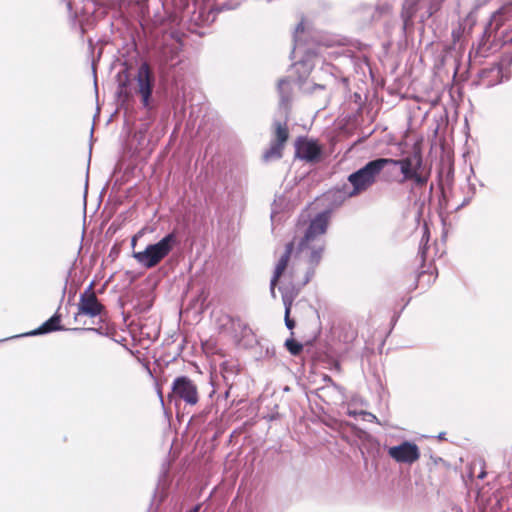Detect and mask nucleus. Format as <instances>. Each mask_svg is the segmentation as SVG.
I'll return each mask as SVG.
<instances>
[{
	"label": "nucleus",
	"mask_w": 512,
	"mask_h": 512,
	"mask_svg": "<svg viewBox=\"0 0 512 512\" xmlns=\"http://www.w3.org/2000/svg\"><path fill=\"white\" fill-rule=\"evenodd\" d=\"M328 212H320L311 219L303 237L297 243V250L303 254L309 268L301 286L306 285L314 276L315 268L321 262L326 247L324 235L328 228Z\"/></svg>",
	"instance_id": "1"
},
{
	"label": "nucleus",
	"mask_w": 512,
	"mask_h": 512,
	"mask_svg": "<svg viewBox=\"0 0 512 512\" xmlns=\"http://www.w3.org/2000/svg\"><path fill=\"white\" fill-rule=\"evenodd\" d=\"M117 97L122 103H128L133 96L139 95L142 107L146 110L153 108V90L155 86V75L147 62H142L137 69L135 76L136 85L132 86L129 75L119 73Z\"/></svg>",
	"instance_id": "2"
},
{
	"label": "nucleus",
	"mask_w": 512,
	"mask_h": 512,
	"mask_svg": "<svg viewBox=\"0 0 512 512\" xmlns=\"http://www.w3.org/2000/svg\"><path fill=\"white\" fill-rule=\"evenodd\" d=\"M384 168L385 162L383 157L368 161L363 167L348 175L347 180L351 188L344 184L342 189L335 191V201L342 203L348 198H353L366 192L377 182Z\"/></svg>",
	"instance_id": "3"
},
{
	"label": "nucleus",
	"mask_w": 512,
	"mask_h": 512,
	"mask_svg": "<svg viewBox=\"0 0 512 512\" xmlns=\"http://www.w3.org/2000/svg\"><path fill=\"white\" fill-rule=\"evenodd\" d=\"M385 167L388 165L398 166L402 174L399 181L403 184L407 181H413L416 187H423L427 184L430 173L424 172L423 157L421 151L414 150L412 154L401 159L384 158Z\"/></svg>",
	"instance_id": "4"
},
{
	"label": "nucleus",
	"mask_w": 512,
	"mask_h": 512,
	"mask_svg": "<svg viewBox=\"0 0 512 512\" xmlns=\"http://www.w3.org/2000/svg\"><path fill=\"white\" fill-rule=\"evenodd\" d=\"M177 243V235L171 232L157 243L147 245L145 250L134 252L133 257L142 267L150 269L167 257Z\"/></svg>",
	"instance_id": "5"
},
{
	"label": "nucleus",
	"mask_w": 512,
	"mask_h": 512,
	"mask_svg": "<svg viewBox=\"0 0 512 512\" xmlns=\"http://www.w3.org/2000/svg\"><path fill=\"white\" fill-rule=\"evenodd\" d=\"M277 91L279 94V110L284 115L285 120L283 122L275 121V139L273 141L284 145L289 137L286 120L292 99L291 79L289 77L279 79Z\"/></svg>",
	"instance_id": "6"
},
{
	"label": "nucleus",
	"mask_w": 512,
	"mask_h": 512,
	"mask_svg": "<svg viewBox=\"0 0 512 512\" xmlns=\"http://www.w3.org/2000/svg\"><path fill=\"white\" fill-rule=\"evenodd\" d=\"M437 9V4L432 0H405L401 12L403 30L413 26V18L416 16L421 23H425Z\"/></svg>",
	"instance_id": "7"
},
{
	"label": "nucleus",
	"mask_w": 512,
	"mask_h": 512,
	"mask_svg": "<svg viewBox=\"0 0 512 512\" xmlns=\"http://www.w3.org/2000/svg\"><path fill=\"white\" fill-rule=\"evenodd\" d=\"M510 16H512V4L502 6L493 13L490 21L486 24L477 45H473V49H476L477 55L482 57L487 55L491 49L489 41L492 33L496 32Z\"/></svg>",
	"instance_id": "8"
},
{
	"label": "nucleus",
	"mask_w": 512,
	"mask_h": 512,
	"mask_svg": "<svg viewBox=\"0 0 512 512\" xmlns=\"http://www.w3.org/2000/svg\"><path fill=\"white\" fill-rule=\"evenodd\" d=\"M512 64V52H506L502 55L499 63H493L489 67L483 68L478 73V85L484 88L494 87L509 79V74L504 73L503 66H510Z\"/></svg>",
	"instance_id": "9"
},
{
	"label": "nucleus",
	"mask_w": 512,
	"mask_h": 512,
	"mask_svg": "<svg viewBox=\"0 0 512 512\" xmlns=\"http://www.w3.org/2000/svg\"><path fill=\"white\" fill-rule=\"evenodd\" d=\"M94 283L91 282L86 290L80 295L78 303V312L74 315L77 322L80 315L89 316L91 318L99 316L104 311V306L99 302L93 291Z\"/></svg>",
	"instance_id": "10"
},
{
	"label": "nucleus",
	"mask_w": 512,
	"mask_h": 512,
	"mask_svg": "<svg viewBox=\"0 0 512 512\" xmlns=\"http://www.w3.org/2000/svg\"><path fill=\"white\" fill-rule=\"evenodd\" d=\"M172 393L187 405H196L199 400L197 387L187 376H179L174 379Z\"/></svg>",
	"instance_id": "11"
},
{
	"label": "nucleus",
	"mask_w": 512,
	"mask_h": 512,
	"mask_svg": "<svg viewBox=\"0 0 512 512\" xmlns=\"http://www.w3.org/2000/svg\"><path fill=\"white\" fill-rule=\"evenodd\" d=\"M67 330L65 327L61 325V315L56 312L54 315H52L48 320H46L44 323H42L38 328L24 333L21 336H36V335H44L55 331H63ZM71 332H95L98 334H103L101 332V328H70L68 329Z\"/></svg>",
	"instance_id": "12"
},
{
	"label": "nucleus",
	"mask_w": 512,
	"mask_h": 512,
	"mask_svg": "<svg viewBox=\"0 0 512 512\" xmlns=\"http://www.w3.org/2000/svg\"><path fill=\"white\" fill-rule=\"evenodd\" d=\"M388 455L398 463L412 464L420 458L418 446L410 441L389 447Z\"/></svg>",
	"instance_id": "13"
},
{
	"label": "nucleus",
	"mask_w": 512,
	"mask_h": 512,
	"mask_svg": "<svg viewBox=\"0 0 512 512\" xmlns=\"http://www.w3.org/2000/svg\"><path fill=\"white\" fill-rule=\"evenodd\" d=\"M322 154L321 146L317 141L306 137H298L295 142V156L306 162H317Z\"/></svg>",
	"instance_id": "14"
},
{
	"label": "nucleus",
	"mask_w": 512,
	"mask_h": 512,
	"mask_svg": "<svg viewBox=\"0 0 512 512\" xmlns=\"http://www.w3.org/2000/svg\"><path fill=\"white\" fill-rule=\"evenodd\" d=\"M240 5L239 0H228L225 2H222L216 6H212L209 8V11L206 13L205 9L200 8L198 12L194 11L192 20L196 24H208L209 22H213L215 15L214 13H219L221 11L225 10H233L236 9Z\"/></svg>",
	"instance_id": "15"
},
{
	"label": "nucleus",
	"mask_w": 512,
	"mask_h": 512,
	"mask_svg": "<svg viewBox=\"0 0 512 512\" xmlns=\"http://www.w3.org/2000/svg\"><path fill=\"white\" fill-rule=\"evenodd\" d=\"M294 246H295V243L292 241V242H289L285 245V251L284 253L282 254V256L279 258L277 264H276V267L274 269V273H273V282H278L279 278L281 277V275L283 274V272L285 271L287 265H288V261H289V258L293 252V249H294Z\"/></svg>",
	"instance_id": "16"
},
{
	"label": "nucleus",
	"mask_w": 512,
	"mask_h": 512,
	"mask_svg": "<svg viewBox=\"0 0 512 512\" xmlns=\"http://www.w3.org/2000/svg\"><path fill=\"white\" fill-rule=\"evenodd\" d=\"M283 148H284V145L272 141L269 149H267L263 154L264 160L270 161V160L280 159L282 157Z\"/></svg>",
	"instance_id": "17"
},
{
	"label": "nucleus",
	"mask_w": 512,
	"mask_h": 512,
	"mask_svg": "<svg viewBox=\"0 0 512 512\" xmlns=\"http://www.w3.org/2000/svg\"><path fill=\"white\" fill-rule=\"evenodd\" d=\"M232 327L235 332H239L243 338L248 337L252 334V330L249 325L244 322L241 318L236 317L231 320Z\"/></svg>",
	"instance_id": "18"
},
{
	"label": "nucleus",
	"mask_w": 512,
	"mask_h": 512,
	"mask_svg": "<svg viewBox=\"0 0 512 512\" xmlns=\"http://www.w3.org/2000/svg\"><path fill=\"white\" fill-rule=\"evenodd\" d=\"M279 291L281 292L282 299L295 300L300 288H296L294 285L280 286Z\"/></svg>",
	"instance_id": "19"
},
{
	"label": "nucleus",
	"mask_w": 512,
	"mask_h": 512,
	"mask_svg": "<svg viewBox=\"0 0 512 512\" xmlns=\"http://www.w3.org/2000/svg\"><path fill=\"white\" fill-rule=\"evenodd\" d=\"M286 349L292 354L293 356L299 355L303 350V345L296 341L294 338H288L286 339L284 343Z\"/></svg>",
	"instance_id": "20"
},
{
	"label": "nucleus",
	"mask_w": 512,
	"mask_h": 512,
	"mask_svg": "<svg viewBox=\"0 0 512 512\" xmlns=\"http://www.w3.org/2000/svg\"><path fill=\"white\" fill-rule=\"evenodd\" d=\"M303 30H304L303 22L298 23V25L295 28V33H294V36H293V41H294V50H293V52H295V50L300 49L298 33L299 32H303Z\"/></svg>",
	"instance_id": "21"
},
{
	"label": "nucleus",
	"mask_w": 512,
	"mask_h": 512,
	"mask_svg": "<svg viewBox=\"0 0 512 512\" xmlns=\"http://www.w3.org/2000/svg\"><path fill=\"white\" fill-rule=\"evenodd\" d=\"M469 186H470V190H471V195L464 198L462 203L457 206V208H456L457 210L462 208V207H464L465 205H467L471 201L472 197L474 196L475 190H476L475 185L474 184H470Z\"/></svg>",
	"instance_id": "22"
},
{
	"label": "nucleus",
	"mask_w": 512,
	"mask_h": 512,
	"mask_svg": "<svg viewBox=\"0 0 512 512\" xmlns=\"http://www.w3.org/2000/svg\"><path fill=\"white\" fill-rule=\"evenodd\" d=\"M294 67L297 69V71H299L300 68H303L306 74H308L311 70V66L309 65L307 60L295 63Z\"/></svg>",
	"instance_id": "23"
},
{
	"label": "nucleus",
	"mask_w": 512,
	"mask_h": 512,
	"mask_svg": "<svg viewBox=\"0 0 512 512\" xmlns=\"http://www.w3.org/2000/svg\"><path fill=\"white\" fill-rule=\"evenodd\" d=\"M427 250H428V244L423 243V241H420L418 254H419L422 262H425V260H426Z\"/></svg>",
	"instance_id": "24"
},
{
	"label": "nucleus",
	"mask_w": 512,
	"mask_h": 512,
	"mask_svg": "<svg viewBox=\"0 0 512 512\" xmlns=\"http://www.w3.org/2000/svg\"><path fill=\"white\" fill-rule=\"evenodd\" d=\"M284 322L289 330H292L296 325L295 321L290 317V313H284Z\"/></svg>",
	"instance_id": "25"
},
{
	"label": "nucleus",
	"mask_w": 512,
	"mask_h": 512,
	"mask_svg": "<svg viewBox=\"0 0 512 512\" xmlns=\"http://www.w3.org/2000/svg\"><path fill=\"white\" fill-rule=\"evenodd\" d=\"M324 381L329 382V383L331 384V386H332L335 390H337L341 395H343V388H342L341 386L337 385V384L332 380V378H331L330 376L325 375V376H324Z\"/></svg>",
	"instance_id": "26"
},
{
	"label": "nucleus",
	"mask_w": 512,
	"mask_h": 512,
	"mask_svg": "<svg viewBox=\"0 0 512 512\" xmlns=\"http://www.w3.org/2000/svg\"><path fill=\"white\" fill-rule=\"evenodd\" d=\"M451 35H452L453 42L454 43L458 42L462 35L461 26H459L457 29H453Z\"/></svg>",
	"instance_id": "27"
},
{
	"label": "nucleus",
	"mask_w": 512,
	"mask_h": 512,
	"mask_svg": "<svg viewBox=\"0 0 512 512\" xmlns=\"http://www.w3.org/2000/svg\"><path fill=\"white\" fill-rule=\"evenodd\" d=\"M282 302L284 305V313H291V308L294 301L289 299H282Z\"/></svg>",
	"instance_id": "28"
},
{
	"label": "nucleus",
	"mask_w": 512,
	"mask_h": 512,
	"mask_svg": "<svg viewBox=\"0 0 512 512\" xmlns=\"http://www.w3.org/2000/svg\"><path fill=\"white\" fill-rule=\"evenodd\" d=\"M429 238H430V233H429L427 226L425 225L424 229H423V235H422L421 241H423V243L428 244Z\"/></svg>",
	"instance_id": "29"
},
{
	"label": "nucleus",
	"mask_w": 512,
	"mask_h": 512,
	"mask_svg": "<svg viewBox=\"0 0 512 512\" xmlns=\"http://www.w3.org/2000/svg\"><path fill=\"white\" fill-rule=\"evenodd\" d=\"M326 88V84H318V83H314L313 84V87L311 90H308L307 88H304L305 91H308L310 93L314 92L315 90H324Z\"/></svg>",
	"instance_id": "30"
},
{
	"label": "nucleus",
	"mask_w": 512,
	"mask_h": 512,
	"mask_svg": "<svg viewBox=\"0 0 512 512\" xmlns=\"http://www.w3.org/2000/svg\"><path fill=\"white\" fill-rule=\"evenodd\" d=\"M276 285H277V282H273V277H272L270 280V294H271L272 298H276V292H275Z\"/></svg>",
	"instance_id": "31"
},
{
	"label": "nucleus",
	"mask_w": 512,
	"mask_h": 512,
	"mask_svg": "<svg viewBox=\"0 0 512 512\" xmlns=\"http://www.w3.org/2000/svg\"><path fill=\"white\" fill-rule=\"evenodd\" d=\"M333 69V66L327 64L325 65L324 67H322V70L329 75L330 78L333 77L332 73H331V70Z\"/></svg>",
	"instance_id": "32"
},
{
	"label": "nucleus",
	"mask_w": 512,
	"mask_h": 512,
	"mask_svg": "<svg viewBox=\"0 0 512 512\" xmlns=\"http://www.w3.org/2000/svg\"><path fill=\"white\" fill-rule=\"evenodd\" d=\"M437 437H438V439L443 440V439H445V433L441 432V433H439V435Z\"/></svg>",
	"instance_id": "33"
},
{
	"label": "nucleus",
	"mask_w": 512,
	"mask_h": 512,
	"mask_svg": "<svg viewBox=\"0 0 512 512\" xmlns=\"http://www.w3.org/2000/svg\"><path fill=\"white\" fill-rule=\"evenodd\" d=\"M303 81H304V78H303V76H301V75H300V76L298 77V83H299V85H302V84H303Z\"/></svg>",
	"instance_id": "34"
},
{
	"label": "nucleus",
	"mask_w": 512,
	"mask_h": 512,
	"mask_svg": "<svg viewBox=\"0 0 512 512\" xmlns=\"http://www.w3.org/2000/svg\"><path fill=\"white\" fill-rule=\"evenodd\" d=\"M486 476V473L484 471H482L480 474H479V478L483 479L484 477Z\"/></svg>",
	"instance_id": "35"
},
{
	"label": "nucleus",
	"mask_w": 512,
	"mask_h": 512,
	"mask_svg": "<svg viewBox=\"0 0 512 512\" xmlns=\"http://www.w3.org/2000/svg\"><path fill=\"white\" fill-rule=\"evenodd\" d=\"M159 396H160L161 402L163 403V397H162V395L160 393H159Z\"/></svg>",
	"instance_id": "36"
},
{
	"label": "nucleus",
	"mask_w": 512,
	"mask_h": 512,
	"mask_svg": "<svg viewBox=\"0 0 512 512\" xmlns=\"http://www.w3.org/2000/svg\"><path fill=\"white\" fill-rule=\"evenodd\" d=\"M511 41H512V37H511Z\"/></svg>",
	"instance_id": "37"
}]
</instances>
